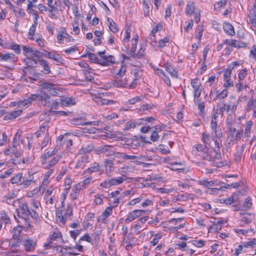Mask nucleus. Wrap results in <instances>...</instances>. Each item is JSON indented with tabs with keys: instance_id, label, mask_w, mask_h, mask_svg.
I'll return each instance as SVG.
<instances>
[{
	"instance_id": "obj_1",
	"label": "nucleus",
	"mask_w": 256,
	"mask_h": 256,
	"mask_svg": "<svg viewBox=\"0 0 256 256\" xmlns=\"http://www.w3.org/2000/svg\"><path fill=\"white\" fill-rule=\"evenodd\" d=\"M192 152L196 156H200L204 160L214 161V156H219L215 152L210 151L206 146L202 144H195L192 148Z\"/></svg>"
},
{
	"instance_id": "obj_2",
	"label": "nucleus",
	"mask_w": 256,
	"mask_h": 256,
	"mask_svg": "<svg viewBox=\"0 0 256 256\" xmlns=\"http://www.w3.org/2000/svg\"><path fill=\"white\" fill-rule=\"evenodd\" d=\"M126 180V176H118L117 178H108L100 184L102 188H108L112 186H115L122 184Z\"/></svg>"
},
{
	"instance_id": "obj_3",
	"label": "nucleus",
	"mask_w": 256,
	"mask_h": 256,
	"mask_svg": "<svg viewBox=\"0 0 256 256\" xmlns=\"http://www.w3.org/2000/svg\"><path fill=\"white\" fill-rule=\"evenodd\" d=\"M122 242L125 245L126 250L128 251L132 250L134 246L138 244V238L134 236L132 233L123 237Z\"/></svg>"
},
{
	"instance_id": "obj_4",
	"label": "nucleus",
	"mask_w": 256,
	"mask_h": 256,
	"mask_svg": "<svg viewBox=\"0 0 256 256\" xmlns=\"http://www.w3.org/2000/svg\"><path fill=\"white\" fill-rule=\"evenodd\" d=\"M115 148L112 146L104 145L98 146L96 149L98 154H105L106 156L114 155Z\"/></svg>"
},
{
	"instance_id": "obj_5",
	"label": "nucleus",
	"mask_w": 256,
	"mask_h": 256,
	"mask_svg": "<svg viewBox=\"0 0 256 256\" xmlns=\"http://www.w3.org/2000/svg\"><path fill=\"white\" fill-rule=\"evenodd\" d=\"M190 84L194 91V98H199L201 94V84L198 78H196L191 80Z\"/></svg>"
},
{
	"instance_id": "obj_6",
	"label": "nucleus",
	"mask_w": 256,
	"mask_h": 256,
	"mask_svg": "<svg viewBox=\"0 0 256 256\" xmlns=\"http://www.w3.org/2000/svg\"><path fill=\"white\" fill-rule=\"evenodd\" d=\"M17 212L18 216H21L24 219V221L27 222V220H30L28 216L30 209L26 204L24 203L21 204L20 206V209L17 210Z\"/></svg>"
},
{
	"instance_id": "obj_7",
	"label": "nucleus",
	"mask_w": 256,
	"mask_h": 256,
	"mask_svg": "<svg viewBox=\"0 0 256 256\" xmlns=\"http://www.w3.org/2000/svg\"><path fill=\"white\" fill-rule=\"evenodd\" d=\"M146 212V210H134L128 213L126 218L125 220V222L127 223L132 222L136 218L140 217V216L144 214Z\"/></svg>"
},
{
	"instance_id": "obj_8",
	"label": "nucleus",
	"mask_w": 256,
	"mask_h": 256,
	"mask_svg": "<svg viewBox=\"0 0 256 256\" xmlns=\"http://www.w3.org/2000/svg\"><path fill=\"white\" fill-rule=\"evenodd\" d=\"M133 74V80L132 82L128 85V88H134L136 87L138 85V81L141 78L142 74L141 72L138 69H134L133 72H131V74Z\"/></svg>"
},
{
	"instance_id": "obj_9",
	"label": "nucleus",
	"mask_w": 256,
	"mask_h": 256,
	"mask_svg": "<svg viewBox=\"0 0 256 256\" xmlns=\"http://www.w3.org/2000/svg\"><path fill=\"white\" fill-rule=\"evenodd\" d=\"M240 215L241 226L252 222L254 218V215L250 213L240 212Z\"/></svg>"
},
{
	"instance_id": "obj_10",
	"label": "nucleus",
	"mask_w": 256,
	"mask_h": 256,
	"mask_svg": "<svg viewBox=\"0 0 256 256\" xmlns=\"http://www.w3.org/2000/svg\"><path fill=\"white\" fill-rule=\"evenodd\" d=\"M116 80H114L112 82V85L114 86L116 88H128V78H126V76L124 78H116Z\"/></svg>"
},
{
	"instance_id": "obj_11",
	"label": "nucleus",
	"mask_w": 256,
	"mask_h": 256,
	"mask_svg": "<svg viewBox=\"0 0 256 256\" xmlns=\"http://www.w3.org/2000/svg\"><path fill=\"white\" fill-rule=\"evenodd\" d=\"M50 95L44 92H41L40 94H38V101L40 104L44 106H46L48 103H50Z\"/></svg>"
},
{
	"instance_id": "obj_12",
	"label": "nucleus",
	"mask_w": 256,
	"mask_h": 256,
	"mask_svg": "<svg viewBox=\"0 0 256 256\" xmlns=\"http://www.w3.org/2000/svg\"><path fill=\"white\" fill-rule=\"evenodd\" d=\"M93 100L98 105L100 106H104V105H108V104H114V101L112 100H108L104 98H102L100 96H96L93 98Z\"/></svg>"
},
{
	"instance_id": "obj_13",
	"label": "nucleus",
	"mask_w": 256,
	"mask_h": 256,
	"mask_svg": "<svg viewBox=\"0 0 256 256\" xmlns=\"http://www.w3.org/2000/svg\"><path fill=\"white\" fill-rule=\"evenodd\" d=\"M23 245L24 249L26 252H32L35 248L36 246V242L32 239H26L23 242Z\"/></svg>"
},
{
	"instance_id": "obj_14",
	"label": "nucleus",
	"mask_w": 256,
	"mask_h": 256,
	"mask_svg": "<svg viewBox=\"0 0 256 256\" xmlns=\"http://www.w3.org/2000/svg\"><path fill=\"white\" fill-rule=\"evenodd\" d=\"M60 102L61 105L64 106H69L76 104L74 99L72 97L62 96L60 99Z\"/></svg>"
},
{
	"instance_id": "obj_15",
	"label": "nucleus",
	"mask_w": 256,
	"mask_h": 256,
	"mask_svg": "<svg viewBox=\"0 0 256 256\" xmlns=\"http://www.w3.org/2000/svg\"><path fill=\"white\" fill-rule=\"evenodd\" d=\"M212 140L214 142L215 145V149L214 150H210V151L215 152L218 154L219 156H214V161L216 160H219L221 158V154L220 152V146H222V142L221 140H219L217 138H214L212 137Z\"/></svg>"
},
{
	"instance_id": "obj_16",
	"label": "nucleus",
	"mask_w": 256,
	"mask_h": 256,
	"mask_svg": "<svg viewBox=\"0 0 256 256\" xmlns=\"http://www.w3.org/2000/svg\"><path fill=\"white\" fill-rule=\"evenodd\" d=\"M246 144H243L240 148L237 149L236 152L234 154V160L236 162L238 163L242 159V156L246 148Z\"/></svg>"
},
{
	"instance_id": "obj_17",
	"label": "nucleus",
	"mask_w": 256,
	"mask_h": 256,
	"mask_svg": "<svg viewBox=\"0 0 256 256\" xmlns=\"http://www.w3.org/2000/svg\"><path fill=\"white\" fill-rule=\"evenodd\" d=\"M4 200L2 202H5L9 204H13V200L16 199V194L14 192H11L8 193V194L4 196Z\"/></svg>"
},
{
	"instance_id": "obj_18",
	"label": "nucleus",
	"mask_w": 256,
	"mask_h": 256,
	"mask_svg": "<svg viewBox=\"0 0 256 256\" xmlns=\"http://www.w3.org/2000/svg\"><path fill=\"white\" fill-rule=\"evenodd\" d=\"M112 207L108 206L99 216L98 220L104 222L106 219L112 214Z\"/></svg>"
},
{
	"instance_id": "obj_19",
	"label": "nucleus",
	"mask_w": 256,
	"mask_h": 256,
	"mask_svg": "<svg viewBox=\"0 0 256 256\" xmlns=\"http://www.w3.org/2000/svg\"><path fill=\"white\" fill-rule=\"evenodd\" d=\"M248 16L249 21L254 26H256V8H251L248 10Z\"/></svg>"
},
{
	"instance_id": "obj_20",
	"label": "nucleus",
	"mask_w": 256,
	"mask_h": 256,
	"mask_svg": "<svg viewBox=\"0 0 256 256\" xmlns=\"http://www.w3.org/2000/svg\"><path fill=\"white\" fill-rule=\"evenodd\" d=\"M94 144L90 142L86 144H84L82 148L79 150L78 153L80 154H85L90 152L94 149Z\"/></svg>"
},
{
	"instance_id": "obj_21",
	"label": "nucleus",
	"mask_w": 256,
	"mask_h": 256,
	"mask_svg": "<svg viewBox=\"0 0 256 256\" xmlns=\"http://www.w3.org/2000/svg\"><path fill=\"white\" fill-rule=\"evenodd\" d=\"M223 29L226 34L232 36L235 35L234 26L229 22H226L224 23Z\"/></svg>"
},
{
	"instance_id": "obj_22",
	"label": "nucleus",
	"mask_w": 256,
	"mask_h": 256,
	"mask_svg": "<svg viewBox=\"0 0 256 256\" xmlns=\"http://www.w3.org/2000/svg\"><path fill=\"white\" fill-rule=\"evenodd\" d=\"M22 110H18L15 111H12L10 112V114L6 115L4 118V120H12L20 116L22 113Z\"/></svg>"
},
{
	"instance_id": "obj_23",
	"label": "nucleus",
	"mask_w": 256,
	"mask_h": 256,
	"mask_svg": "<svg viewBox=\"0 0 256 256\" xmlns=\"http://www.w3.org/2000/svg\"><path fill=\"white\" fill-rule=\"evenodd\" d=\"M211 222L213 223V224L208 228V232H212V230L216 232L221 230V225L223 224L222 221H216V218H214V221H212Z\"/></svg>"
},
{
	"instance_id": "obj_24",
	"label": "nucleus",
	"mask_w": 256,
	"mask_h": 256,
	"mask_svg": "<svg viewBox=\"0 0 256 256\" xmlns=\"http://www.w3.org/2000/svg\"><path fill=\"white\" fill-rule=\"evenodd\" d=\"M162 130V126H156L155 130L151 134L150 140L154 142L158 141L160 138L158 132H161Z\"/></svg>"
},
{
	"instance_id": "obj_25",
	"label": "nucleus",
	"mask_w": 256,
	"mask_h": 256,
	"mask_svg": "<svg viewBox=\"0 0 256 256\" xmlns=\"http://www.w3.org/2000/svg\"><path fill=\"white\" fill-rule=\"evenodd\" d=\"M164 67L166 70L170 74L172 77L178 78V73L171 64L168 63H166L164 64Z\"/></svg>"
},
{
	"instance_id": "obj_26",
	"label": "nucleus",
	"mask_w": 256,
	"mask_h": 256,
	"mask_svg": "<svg viewBox=\"0 0 256 256\" xmlns=\"http://www.w3.org/2000/svg\"><path fill=\"white\" fill-rule=\"evenodd\" d=\"M80 190H82V186L80 184H78L72 188L70 196L73 200H76L78 198L80 194Z\"/></svg>"
},
{
	"instance_id": "obj_27",
	"label": "nucleus",
	"mask_w": 256,
	"mask_h": 256,
	"mask_svg": "<svg viewBox=\"0 0 256 256\" xmlns=\"http://www.w3.org/2000/svg\"><path fill=\"white\" fill-rule=\"evenodd\" d=\"M66 141V146L67 148H70L72 145V140L69 138V135L68 134H66L64 136L60 135L58 137V140L62 141L64 140Z\"/></svg>"
},
{
	"instance_id": "obj_28",
	"label": "nucleus",
	"mask_w": 256,
	"mask_h": 256,
	"mask_svg": "<svg viewBox=\"0 0 256 256\" xmlns=\"http://www.w3.org/2000/svg\"><path fill=\"white\" fill-rule=\"evenodd\" d=\"M194 102L195 105L197 106L200 112L203 114L205 110V102H202L198 98H194Z\"/></svg>"
},
{
	"instance_id": "obj_29",
	"label": "nucleus",
	"mask_w": 256,
	"mask_h": 256,
	"mask_svg": "<svg viewBox=\"0 0 256 256\" xmlns=\"http://www.w3.org/2000/svg\"><path fill=\"white\" fill-rule=\"evenodd\" d=\"M44 56L57 62H60L62 60V58L58 54H52L50 52L46 50L44 51Z\"/></svg>"
},
{
	"instance_id": "obj_30",
	"label": "nucleus",
	"mask_w": 256,
	"mask_h": 256,
	"mask_svg": "<svg viewBox=\"0 0 256 256\" xmlns=\"http://www.w3.org/2000/svg\"><path fill=\"white\" fill-rule=\"evenodd\" d=\"M246 110L248 112H250L251 110H256V100H254V97L252 96L248 101Z\"/></svg>"
},
{
	"instance_id": "obj_31",
	"label": "nucleus",
	"mask_w": 256,
	"mask_h": 256,
	"mask_svg": "<svg viewBox=\"0 0 256 256\" xmlns=\"http://www.w3.org/2000/svg\"><path fill=\"white\" fill-rule=\"evenodd\" d=\"M22 178V174L20 172L12 177L10 180V182L12 184H16L20 186V184L21 182Z\"/></svg>"
},
{
	"instance_id": "obj_32",
	"label": "nucleus",
	"mask_w": 256,
	"mask_h": 256,
	"mask_svg": "<svg viewBox=\"0 0 256 256\" xmlns=\"http://www.w3.org/2000/svg\"><path fill=\"white\" fill-rule=\"evenodd\" d=\"M138 36H136V38H132V48H131L130 53L129 54L131 56L134 57L136 55V45L138 42Z\"/></svg>"
},
{
	"instance_id": "obj_33",
	"label": "nucleus",
	"mask_w": 256,
	"mask_h": 256,
	"mask_svg": "<svg viewBox=\"0 0 256 256\" xmlns=\"http://www.w3.org/2000/svg\"><path fill=\"white\" fill-rule=\"evenodd\" d=\"M106 170L107 172H112L114 170V164L112 160L106 159L104 161Z\"/></svg>"
},
{
	"instance_id": "obj_34",
	"label": "nucleus",
	"mask_w": 256,
	"mask_h": 256,
	"mask_svg": "<svg viewBox=\"0 0 256 256\" xmlns=\"http://www.w3.org/2000/svg\"><path fill=\"white\" fill-rule=\"evenodd\" d=\"M58 161V159L56 157H54L50 160H46L44 164H42V165L46 168H50L54 166Z\"/></svg>"
},
{
	"instance_id": "obj_35",
	"label": "nucleus",
	"mask_w": 256,
	"mask_h": 256,
	"mask_svg": "<svg viewBox=\"0 0 256 256\" xmlns=\"http://www.w3.org/2000/svg\"><path fill=\"white\" fill-rule=\"evenodd\" d=\"M14 54H5L0 52V60L4 62H12L14 59Z\"/></svg>"
},
{
	"instance_id": "obj_36",
	"label": "nucleus",
	"mask_w": 256,
	"mask_h": 256,
	"mask_svg": "<svg viewBox=\"0 0 256 256\" xmlns=\"http://www.w3.org/2000/svg\"><path fill=\"white\" fill-rule=\"evenodd\" d=\"M40 64L42 66L44 72L46 74H50L51 72L50 68L47 61L40 59L39 60Z\"/></svg>"
},
{
	"instance_id": "obj_37",
	"label": "nucleus",
	"mask_w": 256,
	"mask_h": 256,
	"mask_svg": "<svg viewBox=\"0 0 256 256\" xmlns=\"http://www.w3.org/2000/svg\"><path fill=\"white\" fill-rule=\"evenodd\" d=\"M150 1L148 0H142L143 11L144 16L146 17L150 15Z\"/></svg>"
},
{
	"instance_id": "obj_38",
	"label": "nucleus",
	"mask_w": 256,
	"mask_h": 256,
	"mask_svg": "<svg viewBox=\"0 0 256 256\" xmlns=\"http://www.w3.org/2000/svg\"><path fill=\"white\" fill-rule=\"evenodd\" d=\"M230 106L224 103L222 106H219L218 108L216 109V114L223 115L224 112L228 113L230 110Z\"/></svg>"
},
{
	"instance_id": "obj_39",
	"label": "nucleus",
	"mask_w": 256,
	"mask_h": 256,
	"mask_svg": "<svg viewBox=\"0 0 256 256\" xmlns=\"http://www.w3.org/2000/svg\"><path fill=\"white\" fill-rule=\"evenodd\" d=\"M126 69L127 66L124 64H122L120 68L116 74V78H122L125 75Z\"/></svg>"
},
{
	"instance_id": "obj_40",
	"label": "nucleus",
	"mask_w": 256,
	"mask_h": 256,
	"mask_svg": "<svg viewBox=\"0 0 256 256\" xmlns=\"http://www.w3.org/2000/svg\"><path fill=\"white\" fill-rule=\"evenodd\" d=\"M60 102H58L56 100H53L52 101V102H50V103H48V106L50 108L49 112L52 114V112H56V110H57L59 106Z\"/></svg>"
},
{
	"instance_id": "obj_41",
	"label": "nucleus",
	"mask_w": 256,
	"mask_h": 256,
	"mask_svg": "<svg viewBox=\"0 0 256 256\" xmlns=\"http://www.w3.org/2000/svg\"><path fill=\"white\" fill-rule=\"evenodd\" d=\"M108 27L112 32L116 33L118 31V28L116 24L111 18H108Z\"/></svg>"
},
{
	"instance_id": "obj_42",
	"label": "nucleus",
	"mask_w": 256,
	"mask_h": 256,
	"mask_svg": "<svg viewBox=\"0 0 256 256\" xmlns=\"http://www.w3.org/2000/svg\"><path fill=\"white\" fill-rule=\"evenodd\" d=\"M194 2H188L186 6V14L187 15L191 16L194 13Z\"/></svg>"
},
{
	"instance_id": "obj_43",
	"label": "nucleus",
	"mask_w": 256,
	"mask_h": 256,
	"mask_svg": "<svg viewBox=\"0 0 256 256\" xmlns=\"http://www.w3.org/2000/svg\"><path fill=\"white\" fill-rule=\"evenodd\" d=\"M252 124L253 123L252 120L247 122L246 124V128L244 130V135L246 138L250 137V131Z\"/></svg>"
},
{
	"instance_id": "obj_44",
	"label": "nucleus",
	"mask_w": 256,
	"mask_h": 256,
	"mask_svg": "<svg viewBox=\"0 0 256 256\" xmlns=\"http://www.w3.org/2000/svg\"><path fill=\"white\" fill-rule=\"evenodd\" d=\"M55 152L54 150L52 152L48 151L46 153L44 154L41 156V162L42 164H44L45 161L48 160L51 156L54 155Z\"/></svg>"
},
{
	"instance_id": "obj_45",
	"label": "nucleus",
	"mask_w": 256,
	"mask_h": 256,
	"mask_svg": "<svg viewBox=\"0 0 256 256\" xmlns=\"http://www.w3.org/2000/svg\"><path fill=\"white\" fill-rule=\"evenodd\" d=\"M56 85L51 82H44L41 84L40 86L42 88L47 90L50 92L54 89Z\"/></svg>"
},
{
	"instance_id": "obj_46",
	"label": "nucleus",
	"mask_w": 256,
	"mask_h": 256,
	"mask_svg": "<svg viewBox=\"0 0 256 256\" xmlns=\"http://www.w3.org/2000/svg\"><path fill=\"white\" fill-rule=\"evenodd\" d=\"M88 56V58L92 62L98 64L99 62V58H98L92 53L88 52L86 54L82 56V57H86Z\"/></svg>"
},
{
	"instance_id": "obj_47",
	"label": "nucleus",
	"mask_w": 256,
	"mask_h": 256,
	"mask_svg": "<svg viewBox=\"0 0 256 256\" xmlns=\"http://www.w3.org/2000/svg\"><path fill=\"white\" fill-rule=\"evenodd\" d=\"M100 170V166L98 164H94V166L88 168L85 171V173L92 174V172H98Z\"/></svg>"
},
{
	"instance_id": "obj_48",
	"label": "nucleus",
	"mask_w": 256,
	"mask_h": 256,
	"mask_svg": "<svg viewBox=\"0 0 256 256\" xmlns=\"http://www.w3.org/2000/svg\"><path fill=\"white\" fill-rule=\"evenodd\" d=\"M24 62L28 67L35 68L37 66V62L33 58L28 57L24 59Z\"/></svg>"
},
{
	"instance_id": "obj_49",
	"label": "nucleus",
	"mask_w": 256,
	"mask_h": 256,
	"mask_svg": "<svg viewBox=\"0 0 256 256\" xmlns=\"http://www.w3.org/2000/svg\"><path fill=\"white\" fill-rule=\"evenodd\" d=\"M212 137L208 134L204 132L202 135V140L204 145H210L211 142Z\"/></svg>"
},
{
	"instance_id": "obj_50",
	"label": "nucleus",
	"mask_w": 256,
	"mask_h": 256,
	"mask_svg": "<svg viewBox=\"0 0 256 256\" xmlns=\"http://www.w3.org/2000/svg\"><path fill=\"white\" fill-rule=\"evenodd\" d=\"M228 94V91L226 89L222 90L221 92H218V91H216V97L214 98V100L216 98H218L220 100H222L226 98Z\"/></svg>"
},
{
	"instance_id": "obj_51",
	"label": "nucleus",
	"mask_w": 256,
	"mask_h": 256,
	"mask_svg": "<svg viewBox=\"0 0 256 256\" xmlns=\"http://www.w3.org/2000/svg\"><path fill=\"white\" fill-rule=\"evenodd\" d=\"M92 180V178L91 176H88L85 178L82 182L78 184L80 185L82 189L85 188L91 182Z\"/></svg>"
},
{
	"instance_id": "obj_52",
	"label": "nucleus",
	"mask_w": 256,
	"mask_h": 256,
	"mask_svg": "<svg viewBox=\"0 0 256 256\" xmlns=\"http://www.w3.org/2000/svg\"><path fill=\"white\" fill-rule=\"evenodd\" d=\"M21 231L22 228L20 226L18 227H16L13 229L12 233L13 234V238L14 240L18 239Z\"/></svg>"
},
{
	"instance_id": "obj_53",
	"label": "nucleus",
	"mask_w": 256,
	"mask_h": 256,
	"mask_svg": "<svg viewBox=\"0 0 256 256\" xmlns=\"http://www.w3.org/2000/svg\"><path fill=\"white\" fill-rule=\"evenodd\" d=\"M79 66L82 68H84L85 71L88 74L92 72V68L88 64L85 62H81L78 64Z\"/></svg>"
},
{
	"instance_id": "obj_54",
	"label": "nucleus",
	"mask_w": 256,
	"mask_h": 256,
	"mask_svg": "<svg viewBox=\"0 0 256 256\" xmlns=\"http://www.w3.org/2000/svg\"><path fill=\"white\" fill-rule=\"evenodd\" d=\"M143 98V96H136L134 97L126 102V104H134L136 103L140 102Z\"/></svg>"
},
{
	"instance_id": "obj_55",
	"label": "nucleus",
	"mask_w": 256,
	"mask_h": 256,
	"mask_svg": "<svg viewBox=\"0 0 256 256\" xmlns=\"http://www.w3.org/2000/svg\"><path fill=\"white\" fill-rule=\"evenodd\" d=\"M49 121H45L43 122L40 126L39 130L42 133L44 134L46 130H48L49 128Z\"/></svg>"
},
{
	"instance_id": "obj_56",
	"label": "nucleus",
	"mask_w": 256,
	"mask_h": 256,
	"mask_svg": "<svg viewBox=\"0 0 256 256\" xmlns=\"http://www.w3.org/2000/svg\"><path fill=\"white\" fill-rule=\"evenodd\" d=\"M0 216L2 220L6 224H9L10 222V218L4 210H2L0 212Z\"/></svg>"
},
{
	"instance_id": "obj_57",
	"label": "nucleus",
	"mask_w": 256,
	"mask_h": 256,
	"mask_svg": "<svg viewBox=\"0 0 256 256\" xmlns=\"http://www.w3.org/2000/svg\"><path fill=\"white\" fill-rule=\"evenodd\" d=\"M240 62L239 61H235L232 62L230 65L228 66L225 71L232 73V71L235 67L239 66L240 65Z\"/></svg>"
},
{
	"instance_id": "obj_58",
	"label": "nucleus",
	"mask_w": 256,
	"mask_h": 256,
	"mask_svg": "<svg viewBox=\"0 0 256 256\" xmlns=\"http://www.w3.org/2000/svg\"><path fill=\"white\" fill-rule=\"evenodd\" d=\"M131 30L130 27L126 28L124 32V38L123 41L124 42H128L130 38Z\"/></svg>"
},
{
	"instance_id": "obj_59",
	"label": "nucleus",
	"mask_w": 256,
	"mask_h": 256,
	"mask_svg": "<svg viewBox=\"0 0 256 256\" xmlns=\"http://www.w3.org/2000/svg\"><path fill=\"white\" fill-rule=\"evenodd\" d=\"M216 182H217L216 181H212V180L208 181V180H199V184H200L207 186V187H208L209 186H211L216 185Z\"/></svg>"
},
{
	"instance_id": "obj_60",
	"label": "nucleus",
	"mask_w": 256,
	"mask_h": 256,
	"mask_svg": "<svg viewBox=\"0 0 256 256\" xmlns=\"http://www.w3.org/2000/svg\"><path fill=\"white\" fill-rule=\"evenodd\" d=\"M86 160V156H82L80 160H79L78 162H76V168H83L85 166L84 162Z\"/></svg>"
},
{
	"instance_id": "obj_61",
	"label": "nucleus",
	"mask_w": 256,
	"mask_h": 256,
	"mask_svg": "<svg viewBox=\"0 0 256 256\" xmlns=\"http://www.w3.org/2000/svg\"><path fill=\"white\" fill-rule=\"evenodd\" d=\"M235 195L236 196L237 194H234L227 199H222L223 200L222 204H226V205L231 204L234 202V200H236L234 199Z\"/></svg>"
},
{
	"instance_id": "obj_62",
	"label": "nucleus",
	"mask_w": 256,
	"mask_h": 256,
	"mask_svg": "<svg viewBox=\"0 0 256 256\" xmlns=\"http://www.w3.org/2000/svg\"><path fill=\"white\" fill-rule=\"evenodd\" d=\"M36 26L37 25L32 24L29 30L28 36V38L31 40H34V35Z\"/></svg>"
},
{
	"instance_id": "obj_63",
	"label": "nucleus",
	"mask_w": 256,
	"mask_h": 256,
	"mask_svg": "<svg viewBox=\"0 0 256 256\" xmlns=\"http://www.w3.org/2000/svg\"><path fill=\"white\" fill-rule=\"evenodd\" d=\"M248 70L246 68H244L240 70L238 74V78L239 81L243 80L247 75Z\"/></svg>"
},
{
	"instance_id": "obj_64",
	"label": "nucleus",
	"mask_w": 256,
	"mask_h": 256,
	"mask_svg": "<svg viewBox=\"0 0 256 256\" xmlns=\"http://www.w3.org/2000/svg\"><path fill=\"white\" fill-rule=\"evenodd\" d=\"M24 54L30 56H32L34 51V50L30 48H28L26 46H23L22 47Z\"/></svg>"
}]
</instances>
